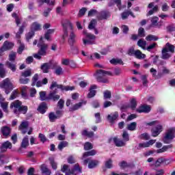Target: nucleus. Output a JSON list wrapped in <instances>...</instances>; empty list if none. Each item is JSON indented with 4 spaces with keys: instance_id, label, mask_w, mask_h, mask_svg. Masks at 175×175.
Here are the masks:
<instances>
[{
    "instance_id": "nucleus-5",
    "label": "nucleus",
    "mask_w": 175,
    "mask_h": 175,
    "mask_svg": "<svg viewBox=\"0 0 175 175\" xmlns=\"http://www.w3.org/2000/svg\"><path fill=\"white\" fill-rule=\"evenodd\" d=\"M62 172L63 173H66V175H71V174H79V173H81V168L80 167V165L79 164H75L72 169V170H69L68 172V165H63V167L62 168Z\"/></svg>"
},
{
    "instance_id": "nucleus-12",
    "label": "nucleus",
    "mask_w": 175,
    "mask_h": 175,
    "mask_svg": "<svg viewBox=\"0 0 175 175\" xmlns=\"http://www.w3.org/2000/svg\"><path fill=\"white\" fill-rule=\"evenodd\" d=\"M57 89L55 90H51L48 95V100H51L55 102L58 100L60 98L59 95L57 94Z\"/></svg>"
},
{
    "instance_id": "nucleus-47",
    "label": "nucleus",
    "mask_w": 175,
    "mask_h": 175,
    "mask_svg": "<svg viewBox=\"0 0 175 175\" xmlns=\"http://www.w3.org/2000/svg\"><path fill=\"white\" fill-rule=\"evenodd\" d=\"M137 106V103L136 101L135 98H132L130 100V107L132 109V110H135L136 109V107Z\"/></svg>"
},
{
    "instance_id": "nucleus-53",
    "label": "nucleus",
    "mask_w": 175,
    "mask_h": 175,
    "mask_svg": "<svg viewBox=\"0 0 175 175\" xmlns=\"http://www.w3.org/2000/svg\"><path fill=\"white\" fill-rule=\"evenodd\" d=\"M1 108L3 109V111L5 113H8V106L9 105V103L8 102H3L0 103Z\"/></svg>"
},
{
    "instance_id": "nucleus-8",
    "label": "nucleus",
    "mask_w": 175,
    "mask_h": 175,
    "mask_svg": "<svg viewBox=\"0 0 175 175\" xmlns=\"http://www.w3.org/2000/svg\"><path fill=\"white\" fill-rule=\"evenodd\" d=\"M55 88L62 90V91H73L75 86H64L62 85H58L55 81H53L50 86V90H54Z\"/></svg>"
},
{
    "instance_id": "nucleus-37",
    "label": "nucleus",
    "mask_w": 175,
    "mask_h": 175,
    "mask_svg": "<svg viewBox=\"0 0 175 175\" xmlns=\"http://www.w3.org/2000/svg\"><path fill=\"white\" fill-rule=\"evenodd\" d=\"M137 126V123L136 122H133L129 124H127L126 129L128 131H136V127Z\"/></svg>"
},
{
    "instance_id": "nucleus-10",
    "label": "nucleus",
    "mask_w": 175,
    "mask_h": 175,
    "mask_svg": "<svg viewBox=\"0 0 175 175\" xmlns=\"http://www.w3.org/2000/svg\"><path fill=\"white\" fill-rule=\"evenodd\" d=\"M98 163H99V161L96 160H91V159H87L83 161V165L87 166L88 164L89 169H94V167H96V166H98Z\"/></svg>"
},
{
    "instance_id": "nucleus-40",
    "label": "nucleus",
    "mask_w": 175,
    "mask_h": 175,
    "mask_svg": "<svg viewBox=\"0 0 175 175\" xmlns=\"http://www.w3.org/2000/svg\"><path fill=\"white\" fill-rule=\"evenodd\" d=\"M158 39H159L158 36H154L152 34H149L146 37V40H147V42H155L158 40Z\"/></svg>"
},
{
    "instance_id": "nucleus-28",
    "label": "nucleus",
    "mask_w": 175,
    "mask_h": 175,
    "mask_svg": "<svg viewBox=\"0 0 175 175\" xmlns=\"http://www.w3.org/2000/svg\"><path fill=\"white\" fill-rule=\"evenodd\" d=\"M27 111H28V107L27 106H21L19 107V109H15L14 111V113L15 114H18V113H22V114H26Z\"/></svg>"
},
{
    "instance_id": "nucleus-16",
    "label": "nucleus",
    "mask_w": 175,
    "mask_h": 175,
    "mask_svg": "<svg viewBox=\"0 0 175 175\" xmlns=\"http://www.w3.org/2000/svg\"><path fill=\"white\" fill-rule=\"evenodd\" d=\"M137 113H150L151 111V107L150 105H141L139 108L136 109Z\"/></svg>"
},
{
    "instance_id": "nucleus-27",
    "label": "nucleus",
    "mask_w": 175,
    "mask_h": 175,
    "mask_svg": "<svg viewBox=\"0 0 175 175\" xmlns=\"http://www.w3.org/2000/svg\"><path fill=\"white\" fill-rule=\"evenodd\" d=\"M174 49H175L174 45H173L169 42H167L165 44V46L163 49V50H165L166 51H168L169 53H174Z\"/></svg>"
},
{
    "instance_id": "nucleus-36",
    "label": "nucleus",
    "mask_w": 175,
    "mask_h": 175,
    "mask_svg": "<svg viewBox=\"0 0 175 175\" xmlns=\"http://www.w3.org/2000/svg\"><path fill=\"white\" fill-rule=\"evenodd\" d=\"M46 109H47V105L46 103H42L38 108V111L41 113V114H44L46 113Z\"/></svg>"
},
{
    "instance_id": "nucleus-41",
    "label": "nucleus",
    "mask_w": 175,
    "mask_h": 175,
    "mask_svg": "<svg viewBox=\"0 0 175 175\" xmlns=\"http://www.w3.org/2000/svg\"><path fill=\"white\" fill-rule=\"evenodd\" d=\"M137 46L139 47H141V49H143V50H146V46H147V42L146 40H144L143 39H140L137 42Z\"/></svg>"
},
{
    "instance_id": "nucleus-7",
    "label": "nucleus",
    "mask_w": 175,
    "mask_h": 175,
    "mask_svg": "<svg viewBox=\"0 0 175 175\" xmlns=\"http://www.w3.org/2000/svg\"><path fill=\"white\" fill-rule=\"evenodd\" d=\"M0 87L5 90V92L7 94H10V91L13 90V84L10 82V79H9V78H6L2 81Z\"/></svg>"
},
{
    "instance_id": "nucleus-21",
    "label": "nucleus",
    "mask_w": 175,
    "mask_h": 175,
    "mask_svg": "<svg viewBox=\"0 0 175 175\" xmlns=\"http://www.w3.org/2000/svg\"><path fill=\"white\" fill-rule=\"evenodd\" d=\"M97 87L96 85H93L90 87V92L88 94V98H94V96H95V95H96V90Z\"/></svg>"
},
{
    "instance_id": "nucleus-54",
    "label": "nucleus",
    "mask_w": 175,
    "mask_h": 175,
    "mask_svg": "<svg viewBox=\"0 0 175 175\" xmlns=\"http://www.w3.org/2000/svg\"><path fill=\"white\" fill-rule=\"evenodd\" d=\"M23 32H24V26H21L19 28L18 32H17L16 34V38L20 39V38H21V33H23Z\"/></svg>"
},
{
    "instance_id": "nucleus-51",
    "label": "nucleus",
    "mask_w": 175,
    "mask_h": 175,
    "mask_svg": "<svg viewBox=\"0 0 175 175\" xmlns=\"http://www.w3.org/2000/svg\"><path fill=\"white\" fill-rule=\"evenodd\" d=\"M40 100H49V96H46V92H40Z\"/></svg>"
},
{
    "instance_id": "nucleus-52",
    "label": "nucleus",
    "mask_w": 175,
    "mask_h": 175,
    "mask_svg": "<svg viewBox=\"0 0 175 175\" xmlns=\"http://www.w3.org/2000/svg\"><path fill=\"white\" fill-rule=\"evenodd\" d=\"M34 36H35V31L31 30V31H29L26 34V40L27 42H29V40L32 39V38H33Z\"/></svg>"
},
{
    "instance_id": "nucleus-61",
    "label": "nucleus",
    "mask_w": 175,
    "mask_h": 175,
    "mask_svg": "<svg viewBox=\"0 0 175 175\" xmlns=\"http://www.w3.org/2000/svg\"><path fill=\"white\" fill-rule=\"evenodd\" d=\"M104 99H110L111 98V92L109 90L104 92Z\"/></svg>"
},
{
    "instance_id": "nucleus-14",
    "label": "nucleus",
    "mask_w": 175,
    "mask_h": 175,
    "mask_svg": "<svg viewBox=\"0 0 175 175\" xmlns=\"http://www.w3.org/2000/svg\"><path fill=\"white\" fill-rule=\"evenodd\" d=\"M51 69H55L54 73L57 76H61V75H64V70L62 67L58 66L57 63H53V68Z\"/></svg>"
},
{
    "instance_id": "nucleus-42",
    "label": "nucleus",
    "mask_w": 175,
    "mask_h": 175,
    "mask_svg": "<svg viewBox=\"0 0 175 175\" xmlns=\"http://www.w3.org/2000/svg\"><path fill=\"white\" fill-rule=\"evenodd\" d=\"M96 154V150H92L90 151L84 152L83 154V158H87V157H92Z\"/></svg>"
},
{
    "instance_id": "nucleus-3",
    "label": "nucleus",
    "mask_w": 175,
    "mask_h": 175,
    "mask_svg": "<svg viewBox=\"0 0 175 175\" xmlns=\"http://www.w3.org/2000/svg\"><path fill=\"white\" fill-rule=\"evenodd\" d=\"M105 76H113V74L110 71H106L104 70H98L96 74V78L98 83H109V79L105 78Z\"/></svg>"
},
{
    "instance_id": "nucleus-60",
    "label": "nucleus",
    "mask_w": 175,
    "mask_h": 175,
    "mask_svg": "<svg viewBox=\"0 0 175 175\" xmlns=\"http://www.w3.org/2000/svg\"><path fill=\"white\" fill-rule=\"evenodd\" d=\"M18 96V92L16 90L13 91L10 97V100H13V99H16Z\"/></svg>"
},
{
    "instance_id": "nucleus-45",
    "label": "nucleus",
    "mask_w": 175,
    "mask_h": 175,
    "mask_svg": "<svg viewBox=\"0 0 175 175\" xmlns=\"http://www.w3.org/2000/svg\"><path fill=\"white\" fill-rule=\"evenodd\" d=\"M160 70L161 72H159V73L161 74V77L163 76V75H169V73H170V70H169L167 67L164 66L161 67Z\"/></svg>"
},
{
    "instance_id": "nucleus-19",
    "label": "nucleus",
    "mask_w": 175,
    "mask_h": 175,
    "mask_svg": "<svg viewBox=\"0 0 175 175\" xmlns=\"http://www.w3.org/2000/svg\"><path fill=\"white\" fill-rule=\"evenodd\" d=\"M87 105V101H81L75 105H74L72 107H70L69 109L70 111H75V110H79V109H80V107H81L82 106H84Z\"/></svg>"
},
{
    "instance_id": "nucleus-23",
    "label": "nucleus",
    "mask_w": 175,
    "mask_h": 175,
    "mask_svg": "<svg viewBox=\"0 0 175 175\" xmlns=\"http://www.w3.org/2000/svg\"><path fill=\"white\" fill-rule=\"evenodd\" d=\"M118 118V112H113L107 116V120L109 122H114Z\"/></svg>"
},
{
    "instance_id": "nucleus-22",
    "label": "nucleus",
    "mask_w": 175,
    "mask_h": 175,
    "mask_svg": "<svg viewBox=\"0 0 175 175\" xmlns=\"http://www.w3.org/2000/svg\"><path fill=\"white\" fill-rule=\"evenodd\" d=\"M7 68H8V69H10V70H12V72H16V69H17V66L16 63L14 62H7L5 64Z\"/></svg>"
},
{
    "instance_id": "nucleus-30",
    "label": "nucleus",
    "mask_w": 175,
    "mask_h": 175,
    "mask_svg": "<svg viewBox=\"0 0 175 175\" xmlns=\"http://www.w3.org/2000/svg\"><path fill=\"white\" fill-rule=\"evenodd\" d=\"M22 105H23V103H21V101L18 100H15L11 103L10 109H13V107H14V109H18H18H20Z\"/></svg>"
},
{
    "instance_id": "nucleus-25",
    "label": "nucleus",
    "mask_w": 175,
    "mask_h": 175,
    "mask_svg": "<svg viewBox=\"0 0 175 175\" xmlns=\"http://www.w3.org/2000/svg\"><path fill=\"white\" fill-rule=\"evenodd\" d=\"M113 143H115L116 147H124L126 144L125 142L117 137L113 138Z\"/></svg>"
},
{
    "instance_id": "nucleus-29",
    "label": "nucleus",
    "mask_w": 175,
    "mask_h": 175,
    "mask_svg": "<svg viewBox=\"0 0 175 175\" xmlns=\"http://www.w3.org/2000/svg\"><path fill=\"white\" fill-rule=\"evenodd\" d=\"M31 29L33 32H35V31H40V29H42V25L38 22H34L31 25Z\"/></svg>"
},
{
    "instance_id": "nucleus-18",
    "label": "nucleus",
    "mask_w": 175,
    "mask_h": 175,
    "mask_svg": "<svg viewBox=\"0 0 175 175\" xmlns=\"http://www.w3.org/2000/svg\"><path fill=\"white\" fill-rule=\"evenodd\" d=\"M161 132H162V126L157 125L152 129V136H153V137H157Z\"/></svg>"
},
{
    "instance_id": "nucleus-39",
    "label": "nucleus",
    "mask_w": 175,
    "mask_h": 175,
    "mask_svg": "<svg viewBox=\"0 0 175 175\" xmlns=\"http://www.w3.org/2000/svg\"><path fill=\"white\" fill-rule=\"evenodd\" d=\"M82 136H87V137H94V132L88 131L87 129H84L81 131Z\"/></svg>"
},
{
    "instance_id": "nucleus-31",
    "label": "nucleus",
    "mask_w": 175,
    "mask_h": 175,
    "mask_svg": "<svg viewBox=\"0 0 175 175\" xmlns=\"http://www.w3.org/2000/svg\"><path fill=\"white\" fill-rule=\"evenodd\" d=\"M134 55L137 59H144L146 58V54L142 53L139 50H136Z\"/></svg>"
},
{
    "instance_id": "nucleus-48",
    "label": "nucleus",
    "mask_w": 175,
    "mask_h": 175,
    "mask_svg": "<svg viewBox=\"0 0 175 175\" xmlns=\"http://www.w3.org/2000/svg\"><path fill=\"white\" fill-rule=\"evenodd\" d=\"M5 76H6V71L3 68V64H0V77H1V79H3V77H5Z\"/></svg>"
},
{
    "instance_id": "nucleus-2",
    "label": "nucleus",
    "mask_w": 175,
    "mask_h": 175,
    "mask_svg": "<svg viewBox=\"0 0 175 175\" xmlns=\"http://www.w3.org/2000/svg\"><path fill=\"white\" fill-rule=\"evenodd\" d=\"M43 38H41L39 43L38 44V47H39L38 52L33 55L36 59H42V57L47 54V49H49V45L42 42Z\"/></svg>"
},
{
    "instance_id": "nucleus-32",
    "label": "nucleus",
    "mask_w": 175,
    "mask_h": 175,
    "mask_svg": "<svg viewBox=\"0 0 175 175\" xmlns=\"http://www.w3.org/2000/svg\"><path fill=\"white\" fill-rule=\"evenodd\" d=\"M29 146V141L28 139V136H25L21 142V148H27Z\"/></svg>"
},
{
    "instance_id": "nucleus-62",
    "label": "nucleus",
    "mask_w": 175,
    "mask_h": 175,
    "mask_svg": "<svg viewBox=\"0 0 175 175\" xmlns=\"http://www.w3.org/2000/svg\"><path fill=\"white\" fill-rule=\"evenodd\" d=\"M64 105H65V101H64L62 99H60L57 103V107L60 109V110H62V109H64Z\"/></svg>"
},
{
    "instance_id": "nucleus-59",
    "label": "nucleus",
    "mask_w": 175,
    "mask_h": 175,
    "mask_svg": "<svg viewBox=\"0 0 175 175\" xmlns=\"http://www.w3.org/2000/svg\"><path fill=\"white\" fill-rule=\"evenodd\" d=\"M138 36H139V38H144V36H146V34L144 33V28L140 27L138 29Z\"/></svg>"
},
{
    "instance_id": "nucleus-34",
    "label": "nucleus",
    "mask_w": 175,
    "mask_h": 175,
    "mask_svg": "<svg viewBox=\"0 0 175 175\" xmlns=\"http://www.w3.org/2000/svg\"><path fill=\"white\" fill-rule=\"evenodd\" d=\"M150 73L152 74V77H154L156 80H158V79H161V77H162V74L160 72H159L157 75V70L154 68L150 69Z\"/></svg>"
},
{
    "instance_id": "nucleus-63",
    "label": "nucleus",
    "mask_w": 175,
    "mask_h": 175,
    "mask_svg": "<svg viewBox=\"0 0 175 175\" xmlns=\"http://www.w3.org/2000/svg\"><path fill=\"white\" fill-rule=\"evenodd\" d=\"M19 83H20V84H28V83H29V79L20 78Z\"/></svg>"
},
{
    "instance_id": "nucleus-64",
    "label": "nucleus",
    "mask_w": 175,
    "mask_h": 175,
    "mask_svg": "<svg viewBox=\"0 0 175 175\" xmlns=\"http://www.w3.org/2000/svg\"><path fill=\"white\" fill-rule=\"evenodd\" d=\"M122 137L124 142H129V134H128V132L124 131L122 134Z\"/></svg>"
},
{
    "instance_id": "nucleus-17",
    "label": "nucleus",
    "mask_w": 175,
    "mask_h": 175,
    "mask_svg": "<svg viewBox=\"0 0 175 175\" xmlns=\"http://www.w3.org/2000/svg\"><path fill=\"white\" fill-rule=\"evenodd\" d=\"M109 17H110V12L107 11H101L97 15V18L98 20H107Z\"/></svg>"
},
{
    "instance_id": "nucleus-26",
    "label": "nucleus",
    "mask_w": 175,
    "mask_h": 175,
    "mask_svg": "<svg viewBox=\"0 0 175 175\" xmlns=\"http://www.w3.org/2000/svg\"><path fill=\"white\" fill-rule=\"evenodd\" d=\"M28 122H22V123L19 126V129L20 131H21L23 135H25V133H27V128H28Z\"/></svg>"
},
{
    "instance_id": "nucleus-55",
    "label": "nucleus",
    "mask_w": 175,
    "mask_h": 175,
    "mask_svg": "<svg viewBox=\"0 0 175 175\" xmlns=\"http://www.w3.org/2000/svg\"><path fill=\"white\" fill-rule=\"evenodd\" d=\"M93 146H92V144H91L90 142H85L84 144V150L85 151H88V150H92Z\"/></svg>"
},
{
    "instance_id": "nucleus-38",
    "label": "nucleus",
    "mask_w": 175,
    "mask_h": 175,
    "mask_svg": "<svg viewBox=\"0 0 175 175\" xmlns=\"http://www.w3.org/2000/svg\"><path fill=\"white\" fill-rule=\"evenodd\" d=\"M161 54L162 59H169V58L172 57V55H170V53H169V52L165 49H162Z\"/></svg>"
},
{
    "instance_id": "nucleus-15",
    "label": "nucleus",
    "mask_w": 175,
    "mask_h": 175,
    "mask_svg": "<svg viewBox=\"0 0 175 175\" xmlns=\"http://www.w3.org/2000/svg\"><path fill=\"white\" fill-rule=\"evenodd\" d=\"M12 142L6 141L3 142L0 147L1 152H6V151H8V148L10 150L12 149Z\"/></svg>"
},
{
    "instance_id": "nucleus-43",
    "label": "nucleus",
    "mask_w": 175,
    "mask_h": 175,
    "mask_svg": "<svg viewBox=\"0 0 175 175\" xmlns=\"http://www.w3.org/2000/svg\"><path fill=\"white\" fill-rule=\"evenodd\" d=\"M110 64L112 65H123L124 62L121 59H112L110 60Z\"/></svg>"
},
{
    "instance_id": "nucleus-6",
    "label": "nucleus",
    "mask_w": 175,
    "mask_h": 175,
    "mask_svg": "<svg viewBox=\"0 0 175 175\" xmlns=\"http://www.w3.org/2000/svg\"><path fill=\"white\" fill-rule=\"evenodd\" d=\"M83 35H85L86 38H83V44H95V40L96 36L92 33H88L87 30L83 31Z\"/></svg>"
},
{
    "instance_id": "nucleus-20",
    "label": "nucleus",
    "mask_w": 175,
    "mask_h": 175,
    "mask_svg": "<svg viewBox=\"0 0 175 175\" xmlns=\"http://www.w3.org/2000/svg\"><path fill=\"white\" fill-rule=\"evenodd\" d=\"M53 64L52 63H44L41 66V70L43 73H49V70L53 68Z\"/></svg>"
},
{
    "instance_id": "nucleus-4",
    "label": "nucleus",
    "mask_w": 175,
    "mask_h": 175,
    "mask_svg": "<svg viewBox=\"0 0 175 175\" xmlns=\"http://www.w3.org/2000/svg\"><path fill=\"white\" fill-rule=\"evenodd\" d=\"M175 137V129L171 128L168 129L165 133L164 137H163V142L165 144H170L172 142H173V139Z\"/></svg>"
},
{
    "instance_id": "nucleus-9",
    "label": "nucleus",
    "mask_w": 175,
    "mask_h": 175,
    "mask_svg": "<svg viewBox=\"0 0 175 175\" xmlns=\"http://www.w3.org/2000/svg\"><path fill=\"white\" fill-rule=\"evenodd\" d=\"M148 9H150L146 14L147 17L148 16H152L154 13H157L159 11V6L155 5L154 2H151L148 5Z\"/></svg>"
},
{
    "instance_id": "nucleus-57",
    "label": "nucleus",
    "mask_w": 175,
    "mask_h": 175,
    "mask_svg": "<svg viewBox=\"0 0 175 175\" xmlns=\"http://www.w3.org/2000/svg\"><path fill=\"white\" fill-rule=\"evenodd\" d=\"M139 139H142V140H149L150 139V135L147 133H144L143 134H141L139 135Z\"/></svg>"
},
{
    "instance_id": "nucleus-35",
    "label": "nucleus",
    "mask_w": 175,
    "mask_h": 175,
    "mask_svg": "<svg viewBox=\"0 0 175 175\" xmlns=\"http://www.w3.org/2000/svg\"><path fill=\"white\" fill-rule=\"evenodd\" d=\"M40 169H41V172H42V174H44V175L51 174V171L50 170H49V168H47V166H46V165H42L40 167Z\"/></svg>"
},
{
    "instance_id": "nucleus-56",
    "label": "nucleus",
    "mask_w": 175,
    "mask_h": 175,
    "mask_svg": "<svg viewBox=\"0 0 175 175\" xmlns=\"http://www.w3.org/2000/svg\"><path fill=\"white\" fill-rule=\"evenodd\" d=\"M96 25V20L92 19L88 26L89 29H94Z\"/></svg>"
},
{
    "instance_id": "nucleus-46",
    "label": "nucleus",
    "mask_w": 175,
    "mask_h": 175,
    "mask_svg": "<svg viewBox=\"0 0 175 175\" xmlns=\"http://www.w3.org/2000/svg\"><path fill=\"white\" fill-rule=\"evenodd\" d=\"M49 118L51 122H55V120H58V116H56L54 112H51L49 115Z\"/></svg>"
},
{
    "instance_id": "nucleus-33",
    "label": "nucleus",
    "mask_w": 175,
    "mask_h": 175,
    "mask_svg": "<svg viewBox=\"0 0 175 175\" xmlns=\"http://www.w3.org/2000/svg\"><path fill=\"white\" fill-rule=\"evenodd\" d=\"M121 16H122V20H126V18L129 17V16H131L132 17H133V18H135V17L133 14V12L131 11L124 12L123 13L121 14Z\"/></svg>"
},
{
    "instance_id": "nucleus-49",
    "label": "nucleus",
    "mask_w": 175,
    "mask_h": 175,
    "mask_svg": "<svg viewBox=\"0 0 175 175\" xmlns=\"http://www.w3.org/2000/svg\"><path fill=\"white\" fill-rule=\"evenodd\" d=\"M157 47H158V44H157V42H153L148 46L145 50H147V51H151V50H154V49H157Z\"/></svg>"
},
{
    "instance_id": "nucleus-1",
    "label": "nucleus",
    "mask_w": 175,
    "mask_h": 175,
    "mask_svg": "<svg viewBox=\"0 0 175 175\" xmlns=\"http://www.w3.org/2000/svg\"><path fill=\"white\" fill-rule=\"evenodd\" d=\"M64 27V34H63V39H66L68 38V33L70 31V38L68 39V43L70 46H73L75 43H76V34L73 32V25L72 23L68 21L63 25Z\"/></svg>"
},
{
    "instance_id": "nucleus-11",
    "label": "nucleus",
    "mask_w": 175,
    "mask_h": 175,
    "mask_svg": "<svg viewBox=\"0 0 175 175\" xmlns=\"http://www.w3.org/2000/svg\"><path fill=\"white\" fill-rule=\"evenodd\" d=\"M14 46V43L10 42L9 41H5L1 48H0V53H3L4 51H8V50H10L13 49Z\"/></svg>"
},
{
    "instance_id": "nucleus-13",
    "label": "nucleus",
    "mask_w": 175,
    "mask_h": 175,
    "mask_svg": "<svg viewBox=\"0 0 175 175\" xmlns=\"http://www.w3.org/2000/svg\"><path fill=\"white\" fill-rule=\"evenodd\" d=\"M1 132L3 137L8 138L10 136V133H12V129L8 126H4L1 129Z\"/></svg>"
},
{
    "instance_id": "nucleus-24",
    "label": "nucleus",
    "mask_w": 175,
    "mask_h": 175,
    "mask_svg": "<svg viewBox=\"0 0 175 175\" xmlns=\"http://www.w3.org/2000/svg\"><path fill=\"white\" fill-rule=\"evenodd\" d=\"M158 21H159V18L157 16L152 17L150 19L151 27H158V28H159L161 27V24H159Z\"/></svg>"
},
{
    "instance_id": "nucleus-58",
    "label": "nucleus",
    "mask_w": 175,
    "mask_h": 175,
    "mask_svg": "<svg viewBox=\"0 0 175 175\" xmlns=\"http://www.w3.org/2000/svg\"><path fill=\"white\" fill-rule=\"evenodd\" d=\"M16 53L12 52L9 55V61L10 62H14V61L16 60Z\"/></svg>"
},
{
    "instance_id": "nucleus-44",
    "label": "nucleus",
    "mask_w": 175,
    "mask_h": 175,
    "mask_svg": "<svg viewBox=\"0 0 175 175\" xmlns=\"http://www.w3.org/2000/svg\"><path fill=\"white\" fill-rule=\"evenodd\" d=\"M21 76H22V77H29L30 76H32V70L27 69V70L22 72Z\"/></svg>"
},
{
    "instance_id": "nucleus-50",
    "label": "nucleus",
    "mask_w": 175,
    "mask_h": 175,
    "mask_svg": "<svg viewBox=\"0 0 175 175\" xmlns=\"http://www.w3.org/2000/svg\"><path fill=\"white\" fill-rule=\"evenodd\" d=\"M65 147H68V142L66 141L61 142L58 145V148L60 151H62Z\"/></svg>"
}]
</instances>
